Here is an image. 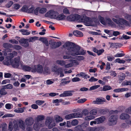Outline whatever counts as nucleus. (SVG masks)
Instances as JSON below:
<instances>
[{"label": "nucleus", "instance_id": "nucleus-1", "mask_svg": "<svg viewBox=\"0 0 131 131\" xmlns=\"http://www.w3.org/2000/svg\"><path fill=\"white\" fill-rule=\"evenodd\" d=\"M63 47L67 49L66 53L67 55L63 56L64 59H72V57L71 56H74L80 55H84L85 53V51L80 49V46L72 42H66Z\"/></svg>", "mask_w": 131, "mask_h": 131}, {"label": "nucleus", "instance_id": "nucleus-2", "mask_svg": "<svg viewBox=\"0 0 131 131\" xmlns=\"http://www.w3.org/2000/svg\"><path fill=\"white\" fill-rule=\"evenodd\" d=\"M82 117V114L80 112H75L66 115L65 118L67 120L73 118H81Z\"/></svg>", "mask_w": 131, "mask_h": 131}, {"label": "nucleus", "instance_id": "nucleus-3", "mask_svg": "<svg viewBox=\"0 0 131 131\" xmlns=\"http://www.w3.org/2000/svg\"><path fill=\"white\" fill-rule=\"evenodd\" d=\"M112 20L116 24L118 25H124L127 26H130V24L129 23L124 19L121 18L118 19L113 18Z\"/></svg>", "mask_w": 131, "mask_h": 131}, {"label": "nucleus", "instance_id": "nucleus-4", "mask_svg": "<svg viewBox=\"0 0 131 131\" xmlns=\"http://www.w3.org/2000/svg\"><path fill=\"white\" fill-rule=\"evenodd\" d=\"M118 116L117 115H112L109 117L108 122V124L109 125L112 126L115 125L117 122Z\"/></svg>", "mask_w": 131, "mask_h": 131}, {"label": "nucleus", "instance_id": "nucleus-5", "mask_svg": "<svg viewBox=\"0 0 131 131\" xmlns=\"http://www.w3.org/2000/svg\"><path fill=\"white\" fill-rule=\"evenodd\" d=\"M58 14V13L53 10H51L47 12L45 15V17H49L51 19H56Z\"/></svg>", "mask_w": 131, "mask_h": 131}, {"label": "nucleus", "instance_id": "nucleus-6", "mask_svg": "<svg viewBox=\"0 0 131 131\" xmlns=\"http://www.w3.org/2000/svg\"><path fill=\"white\" fill-rule=\"evenodd\" d=\"M53 121L52 118L51 117H47L45 121V124L46 125L48 126V128L51 129L56 125L55 123L51 124Z\"/></svg>", "mask_w": 131, "mask_h": 131}, {"label": "nucleus", "instance_id": "nucleus-7", "mask_svg": "<svg viewBox=\"0 0 131 131\" xmlns=\"http://www.w3.org/2000/svg\"><path fill=\"white\" fill-rule=\"evenodd\" d=\"M20 58L18 57L14 59V60L11 62V64L12 66L15 68H17L19 65Z\"/></svg>", "mask_w": 131, "mask_h": 131}, {"label": "nucleus", "instance_id": "nucleus-8", "mask_svg": "<svg viewBox=\"0 0 131 131\" xmlns=\"http://www.w3.org/2000/svg\"><path fill=\"white\" fill-rule=\"evenodd\" d=\"M93 22L92 19L91 18L88 17H85L83 21L84 24L86 26H92Z\"/></svg>", "mask_w": 131, "mask_h": 131}, {"label": "nucleus", "instance_id": "nucleus-9", "mask_svg": "<svg viewBox=\"0 0 131 131\" xmlns=\"http://www.w3.org/2000/svg\"><path fill=\"white\" fill-rule=\"evenodd\" d=\"M49 43L51 46V47L52 49H55L59 47L61 44L60 41L57 42H53L52 40H51L49 41Z\"/></svg>", "mask_w": 131, "mask_h": 131}, {"label": "nucleus", "instance_id": "nucleus-10", "mask_svg": "<svg viewBox=\"0 0 131 131\" xmlns=\"http://www.w3.org/2000/svg\"><path fill=\"white\" fill-rule=\"evenodd\" d=\"M28 41V39L23 38L19 40V42L23 46L26 48L29 46V44Z\"/></svg>", "mask_w": 131, "mask_h": 131}, {"label": "nucleus", "instance_id": "nucleus-11", "mask_svg": "<svg viewBox=\"0 0 131 131\" xmlns=\"http://www.w3.org/2000/svg\"><path fill=\"white\" fill-rule=\"evenodd\" d=\"M44 126V124L42 122H36L33 125L34 129L36 130H38L40 128Z\"/></svg>", "mask_w": 131, "mask_h": 131}, {"label": "nucleus", "instance_id": "nucleus-12", "mask_svg": "<svg viewBox=\"0 0 131 131\" xmlns=\"http://www.w3.org/2000/svg\"><path fill=\"white\" fill-rule=\"evenodd\" d=\"M21 67L23 69L26 71H31L33 72H36L35 69H33L28 66L23 65L21 64Z\"/></svg>", "mask_w": 131, "mask_h": 131}, {"label": "nucleus", "instance_id": "nucleus-13", "mask_svg": "<svg viewBox=\"0 0 131 131\" xmlns=\"http://www.w3.org/2000/svg\"><path fill=\"white\" fill-rule=\"evenodd\" d=\"M34 122V120L32 117L28 118L25 120V123L27 126L32 125Z\"/></svg>", "mask_w": 131, "mask_h": 131}, {"label": "nucleus", "instance_id": "nucleus-14", "mask_svg": "<svg viewBox=\"0 0 131 131\" xmlns=\"http://www.w3.org/2000/svg\"><path fill=\"white\" fill-rule=\"evenodd\" d=\"M72 91H64L63 93L59 95V96L61 97H63L71 96L72 95Z\"/></svg>", "mask_w": 131, "mask_h": 131}, {"label": "nucleus", "instance_id": "nucleus-15", "mask_svg": "<svg viewBox=\"0 0 131 131\" xmlns=\"http://www.w3.org/2000/svg\"><path fill=\"white\" fill-rule=\"evenodd\" d=\"M106 100L105 99L103 98L102 99L100 98H97L96 99V100L93 101V103L94 104H102V102H105Z\"/></svg>", "mask_w": 131, "mask_h": 131}, {"label": "nucleus", "instance_id": "nucleus-16", "mask_svg": "<svg viewBox=\"0 0 131 131\" xmlns=\"http://www.w3.org/2000/svg\"><path fill=\"white\" fill-rule=\"evenodd\" d=\"M17 52L15 51H14L12 53H10L8 54V56L7 57V58L8 59L11 60L14 57L17 56Z\"/></svg>", "mask_w": 131, "mask_h": 131}, {"label": "nucleus", "instance_id": "nucleus-17", "mask_svg": "<svg viewBox=\"0 0 131 131\" xmlns=\"http://www.w3.org/2000/svg\"><path fill=\"white\" fill-rule=\"evenodd\" d=\"M36 69L38 73H42L43 71V68L42 66L40 65L39 64L37 66Z\"/></svg>", "mask_w": 131, "mask_h": 131}, {"label": "nucleus", "instance_id": "nucleus-18", "mask_svg": "<svg viewBox=\"0 0 131 131\" xmlns=\"http://www.w3.org/2000/svg\"><path fill=\"white\" fill-rule=\"evenodd\" d=\"M18 125L23 129L24 130L25 129L26 126L25 123L22 120H20L18 121Z\"/></svg>", "mask_w": 131, "mask_h": 131}, {"label": "nucleus", "instance_id": "nucleus-19", "mask_svg": "<svg viewBox=\"0 0 131 131\" xmlns=\"http://www.w3.org/2000/svg\"><path fill=\"white\" fill-rule=\"evenodd\" d=\"M56 73L58 75L60 74V77H63L64 75V74L63 73V69L61 68H58Z\"/></svg>", "mask_w": 131, "mask_h": 131}, {"label": "nucleus", "instance_id": "nucleus-20", "mask_svg": "<svg viewBox=\"0 0 131 131\" xmlns=\"http://www.w3.org/2000/svg\"><path fill=\"white\" fill-rule=\"evenodd\" d=\"M129 116L126 113H123L120 115V118L122 120L128 119L129 118Z\"/></svg>", "mask_w": 131, "mask_h": 131}, {"label": "nucleus", "instance_id": "nucleus-21", "mask_svg": "<svg viewBox=\"0 0 131 131\" xmlns=\"http://www.w3.org/2000/svg\"><path fill=\"white\" fill-rule=\"evenodd\" d=\"M66 16H65L63 14H61L59 15H58L57 16L56 19L58 20H62L65 19Z\"/></svg>", "mask_w": 131, "mask_h": 131}, {"label": "nucleus", "instance_id": "nucleus-22", "mask_svg": "<svg viewBox=\"0 0 131 131\" xmlns=\"http://www.w3.org/2000/svg\"><path fill=\"white\" fill-rule=\"evenodd\" d=\"M39 40L45 44L46 46H48V41L47 38L46 37H40L39 38Z\"/></svg>", "mask_w": 131, "mask_h": 131}, {"label": "nucleus", "instance_id": "nucleus-23", "mask_svg": "<svg viewBox=\"0 0 131 131\" xmlns=\"http://www.w3.org/2000/svg\"><path fill=\"white\" fill-rule=\"evenodd\" d=\"M105 119V117L101 116L99 118H96L95 120L97 121V124H99L102 123Z\"/></svg>", "mask_w": 131, "mask_h": 131}, {"label": "nucleus", "instance_id": "nucleus-24", "mask_svg": "<svg viewBox=\"0 0 131 131\" xmlns=\"http://www.w3.org/2000/svg\"><path fill=\"white\" fill-rule=\"evenodd\" d=\"M74 35L76 36L82 37L83 36V34L80 31L78 30L74 31L73 32Z\"/></svg>", "mask_w": 131, "mask_h": 131}, {"label": "nucleus", "instance_id": "nucleus-25", "mask_svg": "<svg viewBox=\"0 0 131 131\" xmlns=\"http://www.w3.org/2000/svg\"><path fill=\"white\" fill-rule=\"evenodd\" d=\"M54 118L56 122L57 123L62 122L63 120L61 117L57 115H55L54 116Z\"/></svg>", "mask_w": 131, "mask_h": 131}, {"label": "nucleus", "instance_id": "nucleus-26", "mask_svg": "<svg viewBox=\"0 0 131 131\" xmlns=\"http://www.w3.org/2000/svg\"><path fill=\"white\" fill-rule=\"evenodd\" d=\"M128 90V88H122L115 89L113 91L115 92H119L125 91H127Z\"/></svg>", "mask_w": 131, "mask_h": 131}, {"label": "nucleus", "instance_id": "nucleus-27", "mask_svg": "<svg viewBox=\"0 0 131 131\" xmlns=\"http://www.w3.org/2000/svg\"><path fill=\"white\" fill-rule=\"evenodd\" d=\"M44 116L42 115H39L36 118V119L37 122H40L44 119Z\"/></svg>", "mask_w": 131, "mask_h": 131}, {"label": "nucleus", "instance_id": "nucleus-28", "mask_svg": "<svg viewBox=\"0 0 131 131\" xmlns=\"http://www.w3.org/2000/svg\"><path fill=\"white\" fill-rule=\"evenodd\" d=\"M19 31L22 33V34L23 35H28L30 34V32H28V30H27L21 29Z\"/></svg>", "mask_w": 131, "mask_h": 131}, {"label": "nucleus", "instance_id": "nucleus-29", "mask_svg": "<svg viewBox=\"0 0 131 131\" xmlns=\"http://www.w3.org/2000/svg\"><path fill=\"white\" fill-rule=\"evenodd\" d=\"M56 62L58 64L60 65L61 66H64L66 64L65 62L63 60H58L56 61Z\"/></svg>", "mask_w": 131, "mask_h": 131}, {"label": "nucleus", "instance_id": "nucleus-30", "mask_svg": "<svg viewBox=\"0 0 131 131\" xmlns=\"http://www.w3.org/2000/svg\"><path fill=\"white\" fill-rule=\"evenodd\" d=\"M95 118V117L94 115L90 114V115L85 117L84 119L85 120L89 121L94 119Z\"/></svg>", "mask_w": 131, "mask_h": 131}, {"label": "nucleus", "instance_id": "nucleus-31", "mask_svg": "<svg viewBox=\"0 0 131 131\" xmlns=\"http://www.w3.org/2000/svg\"><path fill=\"white\" fill-rule=\"evenodd\" d=\"M131 84V81L125 80L122 83V86L130 85Z\"/></svg>", "mask_w": 131, "mask_h": 131}, {"label": "nucleus", "instance_id": "nucleus-32", "mask_svg": "<svg viewBox=\"0 0 131 131\" xmlns=\"http://www.w3.org/2000/svg\"><path fill=\"white\" fill-rule=\"evenodd\" d=\"M112 89V87L108 85H105L103 87L102 91H106Z\"/></svg>", "mask_w": 131, "mask_h": 131}, {"label": "nucleus", "instance_id": "nucleus-33", "mask_svg": "<svg viewBox=\"0 0 131 131\" xmlns=\"http://www.w3.org/2000/svg\"><path fill=\"white\" fill-rule=\"evenodd\" d=\"M38 38V37L34 36L30 38L29 39H28V40L29 42H33L36 40H37Z\"/></svg>", "mask_w": 131, "mask_h": 131}, {"label": "nucleus", "instance_id": "nucleus-34", "mask_svg": "<svg viewBox=\"0 0 131 131\" xmlns=\"http://www.w3.org/2000/svg\"><path fill=\"white\" fill-rule=\"evenodd\" d=\"M125 75L124 73H122L121 75L119 77V80L120 81L119 83L122 82L125 79Z\"/></svg>", "mask_w": 131, "mask_h": 131}, {"label": "nucleus", "instance_id": "nucleus-35", "mask_svg": "<svg viewBox=\"0 0 131 131\" xmlns=\"http://www.w3.org/2000/svg\"><path fill=\"white\" fill-rule=\"evenodd\" d=\"M5 88H3L0 90V94L2 95H4L7 94V92L5 90Z\"/></svg>", "mask_w": 131, "mask_h": 131}, {"label": "nucleus", "instance_id": "nucleus-36", "mask_svg": "<svg viewBox=\"0 0 131 131\" xmlns=\"http://www.w3.org/2000/svg\"><path fill=\"white\" fill-rule=\"evenodd\" d=\"M4 47L6 48H12L13 46L11 44L8 43H5L3 45Z\"/></svg>", "mask_w": 131, "mask_h": 131}, {"label": "nucleus", "instance_id": "nucleus-37", "mask_svg": "<svg viewBox=\"0 0 131 131\" xmlns=\"http://www.w3.org/2000/svg\"><path fill=\"white\" fill-rule=\"evenodd\" d=\"M106 21L107 22L109 25L111 26H113L114 25V23L109 18H107Z\"/></svg>", "mask_w": 131, "mask_h": 131}, {"label": "nucleus", "instance_id": "nucleus-38", "mask_svg": "<svg viewBox=\"0 0 131 131\" xmlns=\"http://www.w3.org/2000/svg\"><path fill=\"white\" fill-rule=\"evenodd\" d=\"M28 7L26 5L23 6L21 8V10L22 12L27 13Z\"/></svg>", "mask_w": 131, "mask_h": 131}, {"label": "nucleus", "instance_id": "nucleus-39", "mask_svg": "<svg viewBox=\"0 0 131 131\" xmlns=\"http://www.w3.org/2000/svg\"><path fill=\"white\" fill-rule=\"evenodd\" d=\"M77 75H78L79 77H81L83 78H85L86 79H87V75L83 72H81L79 74H77Z\"/></svg>", "mask_w": 131, "mask_h": 131}, {"label": "nucleus", "instance_id": "nucleus-40", "mask_svg": "<svg viewBox=\"0 0 131 131\" xmlns=\"http://www.w3.org/2000/svg\"><path fill=\"white\" fill-rule=\"evenodd\" d=\"M47 10V9L45 8H40L39 13L41 14H44L46 12Z\"/></svg>", "mask_w": 131, "mask_h": 131}, {"label": "nucleus", "instance_id": "nucleus-41", "mask_svg": "<svg viewBox=\"0 0 131 131\" xmlns=\"http://www.w3.org/2000/svg\"><path fill=\"white\" fill-rule=\"evenodd\" d=\"M3 88L5 89H11L13 88V86L12 84H8L3 86Z\"/></svg>", "mask_w": 131, "mask_h": 131}, {"label": "nucleus", "instance_id": "nucleus-42", "mask_svg": "<svg viewBox=\"0 0 131 131\" xmlns=\"http://www.w3.org/2000/svg\"><path fill=\"white\" fill-rule=\"evenodd\" d=\"M99 19L100 22L103 24L105 25L106 24L104 19L101 16H99Z\"/></svg>", "mask_w": 131, "mask_h": 131}, {"label": "nucleus", "instance_id": "nucleus-43", "mask_svg": "<svg viewBox=\"0 0 131 131\" xmlns=\"http://www.w3.org/2000/svg\"><path fill=\"white\" fill-rule=\"evenodd\" d=\"M126 122L127 124L125 123H123L121 125V126L122 127H126V126L127 124H128L131 125V121L127 120L126 121Z\"/></svg>", "mask_w": 131, "mask_h": 131}, {"label": "nucleus", "instance_id": "nucleus-44", "mask_svg": "<svg viewBox=\"0 0 131 131\" xmlns=\"http://www.w3.org/2000/svg\"><path fill=\"white\" fill-rule=\"evenodd\" d=\"M97 113V110L95 109H93L91 110L89 112L90 114L92 115H96Z\"/></svg>", "mask_w": 131, "mask_h": 131}, {"label": "nucleus", "instance_id": "nucleus-45", "mask_svg": "<svg viewBox=\"0 0 131 131\" xmlns=\"http://www.w3.org/2000/svg\"><path fill=\"white\" fill-rule=\"evenodd\" d=\"M125 18L129 21L130 22V25L131 24V16H130L128 14H126L125 16Z\"/></svg>", "mask_w": 131, "mask_h": 131}, {"label": "nucleus", "instance_id": "nucleus-46", "mask_svg": "<svg viewBox=\"0 0 131 131\" xmlns=\"http://www.w3.org/2000/svg\"><path fill=\"white\" fill-rule=\"evenodd\" d=\"M100 86V85H94L90 88L89 90L91 91L93 90H95L97 89Z\"/></svg>", "mask_w": 131, "mask_h": 131}, {"label": "nucleus", "instance_id": "nucleus-47", "mask_svg": "<svg viewBox=\"0 0 131 131\" xmlns=\"http://www.w3.org/2000/svg\"><path fill=\"white\" fill-rule=\"evenodd\" d=\"M78 123V121L76 119L73 120L71 122V124L72 125L75 126L77 125Z\"/></svg>", "mask_w": 131, "mask_h": 131}, {"label": "nucleus", "instance_id": "nucleus-48", "mask_svg": "<svg viewBox=\"0 0 131 131\" xmlns=\"http://www.w3.org/2000/svg\"><path fill=\"white\" fill-rule=\"evenodd\" d=\"M44 102V101L42 100H37L35 102L36 104L39 105H41Z\"/></svg>", "mask_w": 131, "mask_h": 131}, {"label": "nucleus", "instance_id": "nucleus-49", "mask_svg": "<svg viewBox=\"0 0 131 131\" xmlns=\"http://www.w3.org/2000/svg\"><path fill=\"white\" fill-rule=\"evenodd\" d=\"M34 9V8L33 7H32L29 9L28 8L27 13H33Z\"/></svg>", "mask_w": 131, "mask_h": 131}, {"label": "nucleus", "instance_id": "nucleus-50", "mask_svg": "<svg viewBox=\"0 0 131 131\" xmlns=\"http://www.w3.org/2000/svg\"><path fill=\"white\" fill-rule=\"evenodd\" d=\"M74 129L75 131H79L82 130L80 125H78L75 127L74 128Z\"/></svg>", "mask_w": 131, "mask_h": 131}, {"label": "nucleus", "instance_id": "nucleus-51", "mask_svg": "<svg viewBox=\"0 0 131 131\" xmlns=\"http://www.w3.org/2000/svg\"><path fill=\"white\" fill-rule=\"evenodd\" d=\"M13 3L12 1H10L6 5V6L7 8H9L11 6Z\"/></svg>", "mask_w": 131, "mask_h": 131}, {"label": "nucleus", "instance_id": "nucleus-52", "mask_svg": "<svg viewBox=\"0 0 131 131\" xmlns=\"http://www.w3.org/2000/svg\"><path fill=\"white\" fill-rule=\"evenodd\" d=\"M13 47L15 49L17 50H19L22 48V47L21 46L17 45H15L14 46H13Z\"/></svg>", "mask_w": 131, "mask_h": 131}, {"label": "nucleus", "instance_id": "nucleus-53", "mask_svg": "<svg viewBox=\"0 0 131 131\" xmlns=\"http://www.w3.org/2000/svg\"><path fill=\"white\" fill-rule=\"evenodd\" d=\"M104 51V50L103 49H102L100 50H98L97 54L99 56L103 53Z\"/></svg>", "mask_w": 131, "mask_h": 131}, {"label": "nucleus", "instance_id": "nucleus-54", "mask_svg": "<svg viewBox=\"0 0 131 131\" xmlns=\"http://www.w3.org/2000/svg\"><path fill=\"white\" fill-rule=\"evenodd\" d=\"M84 57L82 56H79L76 57V59L78 61H81L83 60Z\"/></svg>", "mask_w": 131, "mask_h": 131}, {"label": "nucleus", "instance_id": "nucleus-55", "mask_svg": "<svg viewBox=\"0 0 131 131\" xmlns=\"http://www.w3.org/2000/svg\"><path fill=\"white\" fill-rule=\"evenodd\" d=\"M110 73L111 74L110 75L111 76H114V77H115L116 75V73L114 71H111L110 72L107 71V73Z\"/></svg>", "mask_w": 131, "mask_h": 131}, {"label": "nucleus", "instance_id": "nucleus-56", "mask_svg": "<svg viewBox=\"0 0 131 131\" xmlns=\"http://www.w3.org/2000/svg\"><path fill=\"white\" fill-rule=\"evenodd\" d=\"M58 68L57 66L55 65L52 68V70L54 72L56 73Z\"/></svg>", "mask_w": 131, "mask_h": 131}, {"label": "nucleus", "instance_id": "nucleus-57", "mask_svg": "<svg viewBox=\"0 0 131 131\" xmlns=\"http://www.w3.org/2000/svg\"><path fill=\"white\" fill-rule=\"evenodd\" d=\"M80 80L78 77H75L72 80V81L73 82H76L79 81Z\"/></svg>", "mask_w": 131, "mask_h": 131}, {"label": "nucleus", "instance_id": "nucleus-58", "mask_svg": "<svg viewBox=\"0 0 131 131\" xmlns=\"http://www.w3.org/2000/svg\"><path fill=\"white\" fill-rule=\"evenodd\" d=\"M7 125L6 124H4L2 126L3 131H7Z\"/></svg>", "mask_w": 131, "mask_h": 131}, {"label": "nucleus", "instance_id": "nucleus-59", "mask_svg": "<svg viewBox=\"0 0 131 131\" xmlns=\"http://www.w3.org/2000/svg\"><path fill=\"white\" fill-rule=\"evenodd\" d=\"M86 100V99L84 98L79 100L77 102L78 103H83L85 102Z\"/></svg>", "mask_w": 131, "mask_h": 131}, {"label": "nucleus", "instance_id": "nucleus-60", "mask_svg": "<svg viewBox=\"0 0 131 131\" xmlns=\"http://www.w3.org/2000/svg\"><path fill=\"white\" fill-rule=\"evenodd\" d=\"M63 12L66 14H69V11L67 8H65L63 10Z\"/></svg>", "mask_w": 131, "mask_h": 131}, {"label": "nucleus", "instance_id": "nucleus-61", "mask_svg": "<svg viewBox=\"0 0 131 131\" xmlns=\"http://www.w3.org/2000/svg\"><path fill=\"white\" fill-rule=\"evenodd\" d=\"M12 104L9 103L7 104L5 106V108L9 110L11 108Z\"/></svg>", "mask_w": 131, "mask_h": 131}, {"label": "nucleus", "instance_id": "nucleus-62", "mask_svg": "<svg viewBox=\"0 0 131 131\" xmlns=\"http://www.w3.org/2000/svg\"><path fill=\"white\" fill-rule=\"evenodd\" d=\"M98 80V79L95 78L93 77H91L89 80L90 82H94Z\"/></svg>", "mask_w": 131, "mask_h": 131}, {"label": "nucleus", "instance_id": "nucleus-63", "mask_svg": "<svg viewBox=\"0 0 131 131\" xmlns=\"http://www.w3.org/2000/svg\"><path fill=\"white\" fill-rule=\"evenodd\" d=\"M31 107L35 109H37L38 108V106L35 104H34L32 105L31 106Z\"/></svg>", "mask_w": 131, "mask_h": 131}, {"label": "nucleus", "instance_id": "nucleus-64", "mask_svg": "<svg viewBox=\"0 0 131 131\" xmlns=\"http://www.w3.org/2000/svg\"><path fill=\"white\" fill-rule=\"evenodd\" d=\"M126 112L129 114H131V106L129 107L126 110Z\"/></svg>", "mask_w": 131, "mask_h": 131}]
</instances>
